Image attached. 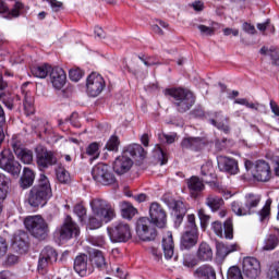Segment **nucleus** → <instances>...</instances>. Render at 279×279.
<instances>
[{
	"instance_id": "1",
	"label": "nucleus",
	"mask_w": 279,
	"mask_h": 279,
	"mask_svg": "<svg viewBox=\"0 0 279 279\" xmlns=\"http://www.w3.org/2000/svg\"><path fill=\"white\" fill-rule=\"evenodd\" d=\"M90 208L93 216H89L87 227L89 230H99L104 223H110L117 217L114 205L101 198L92 199Z\"/></svg>"
},
{
	"instance_id": "2",
	"label": "nucleus",
	"mask_w": 279,
	"mask_h": 279,
	"mask_svg": "<svg viewBox=\"0 0 279 279\" xmlns=\"http://www.w3.org/2000/svg\"><path fill=\"white\" fill-rule=\"evenodd\" d=\"M53 193L51 192V183L45 174H40L39 182L33 186L28 194V204L33 208L43 207L51 199Z\"/></svg>"
},
{
	"instance_id": "3",
	"label": "nucleus",
	"mask_w": 279,
	"mask_h": 279,
	"mask_svg": "<svg viewBox=\"0 0 279 279\" xmlns=\"http://www.w3.org/2000/svg\"><path fill=\"white\" fill-rule=\"evenodd\" d=\"M166 97H172L178 112H189L190 108L195 105V95L191 90L181 87L165 89Z\"/></svg>"
},
{
	"instance_id": "4",
	"label": "nucleus",
	"mask_w": 279,
	"mask_h": 279,
	"mask_svg": "<svg viewBox=\"0 0 279 279\" xmlns=\"http://www.w3.org/2000/svg\"><path fill=\"white\" fill-rule=\"evenodd\" d=\"M260 204V195L258 194H246L243 202L234 201L231 204L232 211L238 217H245L247 215H254L256 208Z\"/></svg>"
},
{
	"instance_id": "5",
	"label": "nucleus",
	"mask_w": 279,
	"mask_h": 279,
	"mask_svg": "<svg viewBox=\"0 0 279 279\" xmlns=\"http://www.w3.org/2000/svg\"><path fill=\"white\" fill-rule=\"evenodd\" d=\"M245 170L257 182H269L271 180V166L265 160H257L255 163L245 159Z\"/></svg>"
},
{
	"instance_id": "6",
	"label": "nucleus",
	"mask_w": 279,
	"mask_h": 279,
	"mask_svg": "<svg viewBox=\"0 0 279 279\" xmlns=\"http://www.w3.org/2000/svg\"><path fill=\"white\" fill-rule=\"evenodd\" d=\"M93 180L101 186H112L117 184V177L112 171V168L106 163H98L92 169Z\"/></svg>"
},
{
	"instance_id": "7",
	"label": "nucleus",
	"mask_w": 279,
	"mask_h": 279,
	"mask_svg": "<svg viewBox=\"0 0 279 279\" xmlns=\"http://www.w3.org/2000/svg\"><path fill=\"white\" fill-rule=\"evenodd\" d=\"M26 229L35 236V239H47L49 233V225L40 216H31L24 220Z\"/></svg>"
},
{
	"instance_id": "8",
	"label": "nucleus",
	"mask_w": 279,
	"mask_h": 279,
	"mask_svg": "<svg viewBox=\"0 0 279 279\" xmlns=\"http://www.w3.org/2000/svg\"><path fill=\"white\" fill-rule=\"evenodd\" d=\"M0 169L7 171L13 177L19 178L21 175V163L14 158V155L10 149H1L0 150Z\"/></svg>"
},
{
	"instance_id": "9",
	"label": "nucleus",
	"mask_w": 279,
	"mask_h": 279,
	"mask_svg": "<svg viewBox=\"0 0 279 279\" xmlns=\"http://www.w3.org/2000/svg\"><path fill=\"white\" fill-rule=\"evenodd\" d=\"M107 230L112 243H128L132 239V228L128 222H114Z\"/></svg>"
},
{
	"instance_id": "10",
	"label": "nucleus",
	"mask_w": 279,
	"mask_h": 279,
	"mask_svg": "<svg viewBox=\"0 0 279 279\" xmlns=\"http://www.w3.org/2000/svg\"><path fill=\"white\" fill-rule=\"evenodd\" d=\"M156 225L147 217L140 218L136 222V234L141 241H154L158 233Z\"/></svg>"
},
{
	"instance_id": "11",
	"label": "nucleus",
	"mask_w": 279,
	"mask_h": 279,
	"mask_svg": "<svg viewBox=\"0 0 279 279\" xmlns=\"http://www.w3.org/2000/svg\"><path fill=\"white\" fill-rule=\"evenodd\" d=\"M54 235L58 236L60 241H69L73 236H80V227L73 221L71 216H66L63 225L58 228L54 232Z\"/></svg>"
},
{
	"instance_id": "12",
	"label": "nucleus",
	"mask_w": 279,
	"mask_h": 279,
	"mask_svg": "<svg viewBox=\"0 0 279 279\" xmlns=\"http://www.w3.org/2000/svg\"><path fill=\"white\" fill-rule=\"evenodd\" d=\"M106 88V81L101 74L93 72L87 76L86 81V90L89 97H99Z\"/></svg>"
},
{
	"instance_id": "13",
	"label": "nucleus",
	"mask_w": 279,
	"mask_h": 279,
	"mask_svg": "<svg viewBox=\"0 0 279 279\" xmlns=\"http://www.w3.org/2000/svg\"><path fill=\"white\" fill-rule=\"evenodd\" d=\"M35 151L39 169H49V167L58 165V157H56L54 151H51L44 146H37Z\"/></svg>"
},
{
	"instance_id": "14",
	"label": "nucleus",
	"mask_w": 279,
	"mask_h": 279,
	"mask_svg": "<svg viewBox=\"0 0 279 279\" xmlns=\"http://www.w3.org/2000/svg\"><path fill=\"white\" fill-rule=\"evenodd\" d=\"M149 217L151 223H154L157 228H166L167 227V211L160 206L158 203L150 204L149 207Z\"/></svg>"
},
{
	"instance_id": "15",
	"label": "nucleus",
	"mask_w": 279,
	"mask_h": 279,
	"mask_svg": "<svg viewBox=\"0 0 279 279\" xmlns=\"http://www.w3.org/2000/svg\"><path fill=\"white\" fill-rule=\"evenodd\" d=\"M243 272L246 278H258L260 276V262L256 257H245L243 259Z\"/></svg>"
},
{
	"instance_id": "16",
	"label": "nucleus",
	"mask_w": 279,
	"mask_h": 279,
	"mask_svg": "<svg viewBox=\"0 0 279 279\" xmlns=\"http://www.w3.org/2000/svg\"><path fill=\"white\" fill-rule=\"evenodd\" d=\"M133 166L134 161L132 160V157H129L125 153H122L113 162V171H116L118 175H123L124 173H128Z\"/></svg>"
},
{
	"instance_id": "17",
	"label": "nucleus",
	"mask_w": 279,
	"mask_h": 279,
	"mask_svg": "<svg viewBox=\"0 0 279 279\" xmlns=\"http://www.w3.org/2000/svg\"><path fill=\"white\" fill-rule=\"evenodd\" d=\"M211 228L220 239H233L234 236V228L232 226V219H228L225 225H221L219 221H215L211 225Z\"/></svg>"
},
{
	"instance_id": "18",
	"label": "nucleus",
	"mask_w": 279,
	"mask_h": 279,
	"mask_svg": "<svg viewBox=\"0 0 279 279\" xmlns=\"http://www.w3.org/2000/svg\"><path fill=\"white\" fill-rule=\"evenodd\" d=\"M58 260V252L51 246H46L39 255L38 269H47L49 265H53Z\"/></svg>"
},
{
	"instance_id": "19",
	"label": "nucleus",
	"mask_w": 279,
	"mask_h": 279,
	"mask_svg": "<svg viewBox=\"0 0 279 279\" xmlns=\"http://www.w3.org/2000/svg\"><path fill=\"white\" fill-rule=\"evenodd\" d=\"M49 78L53 88L61 90V88H64V84H66V72H64V70L59 66L51 68L49 72Z\"/></svg>"
},
{
	"instance_id": "20",
	"label": "nucleus",
	"mask_w": 279,
	"mask_h": 279,
	"mask_svg": "<svg viewBox=\"0 0 279 279\" xmlns=\"http://www.w3.org/2000/svg\"><path fill=\"white\" fill-rule=\"evenodd\" d=\"M175 244L173 243V234L168 231L162 239V251H163V256L166 260H178V255H175Z\"/></svg>"
},
{
	"instance_id": "21",
	"label": "nucleus",
	"mask_w": 279,
	"mask_h": 279,
	"mask_svg": "<svg viewBox=\"0 0 279 279\" xmlns=\"http://www.w3.org/2000/svg\"><path fill=\"white\" fill-rule=\"evenodd\" d=\"M205 145H208L206 137H185L181 142L183 149H192L193 151H199L204 149Z\"/></svg>"
},
{
	"instance_id": "22",
	"label": "nucleus",
	"mask_w": 279,
	"mask_h": 279,
	"mask_svg": "<svg viewBox=\"0 0 279 279\" xmlns=\"http://www.w3.org/2000/svg\"><path fill=\"white\" fill-rule=\"evenodd\" d=\"M217 160L220 171H226V173H230L231 175L239 173V163L234 159L219 156Z\"/></svg>"
},
{
	"instance_id": "23",
	"label": "nucleus",
	"mask_w": 279,
	"mask_h": 279,
	"mask_svg": "<svg viewBox=\"0 0 279 279\" xmlns=\"http://www.w3.org/2000/svg\"><path fill=\"white\" fill-rule=\"evenodd\" d=\"M12 247L19 254H25L27 252V248H28L27 233H25V232L16 233L13 238Z\"/></svg>"
},
{
	"instance_id": "24",
	"label": "nucleus",
	"mask_w": 279,
	"mask_h": 279,
	"mask_svg": "<svg viewBox=\"0 0 279 279\" xmlns=\"http://www.w3.org/2000/svg\"><path fill=\"white\" fill-rule=\"evenodd\" d=\"M89 256L92 265H95L97 269H100V271H105V269H108V262H106V256H104V253L101 251L93 248L92 251H89Z\"/></svg>"
},
{
	"instance_id": "25",
	"label": "nucleus",
	"mask_w": 279,
	"mask_h": 279,
	"mask_svg": "<svg viewBox=\"0 0 279 279\" xmlns=\"http://www.w3.org/2000/svg\"><path fill=\"white\" fill-rule=\"evenodd\" d=\"M197 241H199V233L185 231L181 235V250H191L192 247H195Z\"/></svg>"
},
{
	"instance_id": "26",
	"label": "nucleus",
	"mask_w": 279,
	"mask_h": 279,
	"mask_svg": "<svg viewBox=\"0 0 279 279\" xmlns=\"http://www.w3.org/2000/svg\"><path fill=\"white\" fill-rule=\"evenodd\" d=\"M194 277L198 279H217V271L210 265H202L195 269Z\"/></svg>"
},
{
	"instance_id": "27",
	"label": "nucleus",
	"mask_w": 279,
	"mask_h": 279,
	"mask_svg": "<svg viewBox=\"0 0 279 279\" xmlns=\"http://www.w3.org/2000/svg\"><path fill=\"white\" fill-rule=\"evenodd\" d=\"M74 271L78 274V276H86L88 271V255L81 254L77 255L74 259Z\"/></svg>"
},
{
	"instance_id": "28",
	"label": "nucleus",
	"mask_w": 279,
	"mask_h": 279,
	"mask_svg": "<svg viewBox=\"0 0 279 279\" xmlns=\"http://www.w3.org/2000/svg\"><path fill=\"white\" fill-rule=\"evenodd\" d=\"M210 123L225 134H230V118H225L221 112L216 113V120L211 119Z\"/></svg>"
},
{
	"instance_id": "29",
	"label": "nucleus",
	"mask_w": 279,
	"mask_h": 279,
	"mask_svg": "<svg viewBox=\"0 0 279 279\" xmlns=\"http://www.w3.org/2000/svg\"><path fill=\"white\" fill-rule=\"evenodd\" d=\"M196 257L197 260H201L202 263H205L206 260H213V247H210V244L202 242L198 245Z\"/></svg>"
},
{
	"instance_id": "30",
	"label": "nucleus",
	"mask_w": 279,
	"mask_h": 279,
	"mask_svg": "<svg viewBox=\"0 0 279 279\" xmlns=\"http://www.w3.org/2000/svg\"><path fill=\"white\" fill-rule=\"evenodd\" d=\"M34 180H36V174L34 173V170L25 167L23 169V174L20 179L21 189H29V186L34 185Z\"/></svg>"
},
{
	"instance_id": "31",
	"label": "nucleus",
	"mask_w": 279,
	"mask_h": 279,
	"mask_svg": "<svg viewBox=\"0 0 279 279\" xmlns=\"http://www.w3.org/2000/svg\"><path fill=\"white\" fill-rule=\"evenodd\" d=\"M205 204L206 206H208V208H210V210H213V213H217V210H221L223 208V205L226 204V202L220 196H217L215 194H209L206 197Z\"/></svg>"
},
{
	"instance_id": "32",
	"label": "nucleus",
	"mask_w": 279,
	"mask_h": 279,
	"mask_svg": "<svg viewBox=\"0 0 279 279\" xmlns=\"http://www.w3.org/2000/svg\"><path fill=\"white\" fill-rule=\"evenodd\" d=\"M217 256L219 258H226L232 252H236L239 250V245L236 244H223L222 242H218L216 245Z\"/></svg>"
},
{
	"instance_id": "33",
	"label": "nucleus",
	"mask_w": 279,
	"mask_h": 279,
	"mask_svg": "<svg viewBox=\"0 0 279 279\" xmlns=\"http://www.w3.org/2000/svg\"><path fill=\"white\" fill-rule=\"evenodd\" d=\"M22 10H23V3H21L20 1L15 2L13 9L10 11L5 2H3V0H0V14H9L10 16L16 17V16H21Z\"/></svg>"
},
{
	"instance_id": "34",
	"label": "nucleus",
	"mask_w": 279,
	"mask_h": 279,
	"mask_svg": "<svg viewBox=\"0 0 279 279\" xmlns=\"http://www.w3.org/2000/svg\"><path fill=\"white\" fill-rule=\"evenodd\" d=\"M187 187L192 195H197V193H202L206 186L204 185V181L198 177H192L187 180Z\"/></svg>"
},
{
	"instance_id": "35",
	"label": "nucleus",
	"mask_w": 279,
	"mask_h": 279,
	"mask_svg": "<svg viewBox=\"0 0 279 279\" xmlns=\"http://www.w3.org/2000/svg\"><path fill=\"white\" fill-rule=\"evenodd\" d=\"M129 158H145V148L141 146V144H132L126 147V149L123 150Z\"/></svg>"
},
{
	"instance_id": "36",
	"label": "nucleus",
	"mask_w": 279,
	"mask_h": 279,
	"mask_svg": "<svg viewBox=\"0 0 279 279\" xmlns=\"http://www.w3.org/2000/svg\"><path fill=\"white\" fill-rule=\"evenodd\" d=\"M201 173L204 178H210L209 180H205L207 184L213 182V180H215V167L213 166V161H206L201 167Z\"/></svg>"
},
{
	"instance_id": "37",
	"label": "nucleus",
	"mask_w": 279,
	"mask_h": 279,
	"mask_svg": "<svg viewBox=\"0 0 279 279\" xmlns=\"http://www.w3.org/2000/svg\"><path fill=\"white\" fill-rule=\"evenodd\" d=\"M50 71L51 66L49 64L36 65L31 69L32 75H34V77H39L40 80H45Z\"/></svg>"
},
{
	"instance_id": "38",
	"label": "nucleus",
	"mask_w": 279,
	"mask_h": 279,
	"mask_svg": "<svg viewBox=\"0 0 279 279\" xmlns=\"http://www.w3.org/2000/svg\"><path fill=\"white\" fill-rule=\"evenodd\" d=\"M172 208L177 221H182V219H184V215H186V207L184 206V202L173 201Z\"/></svg>"
},
{
	"instance_id": "39",
	"label": "nucleus",
	"mask_w": 279,
	"mask_h": 279,
	"mask_svg": "<svg viewBox=\"0 0 279 279\" xmlns=\"http://www.w3.org/2000/svg\"><path fill=\"white\" fill-rule=\"evenodd\" d=\"M56 175L58 182H60L61 184H69V182H71V173H69L66 168L62 165H59L56 168Z\"/></svg>"
},
{
	"instance_id": "40",
	"label": "nucleus",
	"mask_w": 279,
	"mask_h": 279,
	"mask_svg": "<svg viewBox=\"0 0 279 279\" xmlns=\"http://www.w3.org/2000/svg\"><path fill=\"white\" fill-rule=\"evenodd\" d=\"M8 191H10V178L0 173V199L8 197Z\"/></svg>"
},
{
	"instance_id": "41",
	"label": "nucleus",
	"mask_w": 279,
	"mask_h": 279,
	"mask_svg": "<svg viewBox=\"0 0 279 279\" xmlns=\"http://www.w3.org/2000/svg\"><path fill=\"white\" fill-rule=\"evenodd\" d=\"M16 157L24 165H32L34 162V153L27 148H24L22 150H17Z\"/></svg>"
},
{
	"instance_id": "42",
	"label": "nucleus",
	"mask_w": 279,
	"mask_h": 279,
	"mask_svg": "<svg viewBox=\"0 0 279 279\" xmlns=\"http://www.w3.org/2000/svg\"><path fill=\"white\" fill-rule=\"evenodd\" d=\"M278 243H279V229H277L276 233L270 234L268 236L263 248L266 251L276 250V247H278Z\"/></svg>"
},
{
	"instance_id": "43",
	"label": "nucleus",
	"mask_w": 279,
	"mask_h": 279,
	"mask_svg": "<svg viewBox=\"0 0 279 279\" xmlns=\"http://www.w3.org/2000/svg\"><path fill=\"white\" fill-rule=\"evenodd\" d=\"M121 210H122V217L124 219H132V217L136 215V208H134V206H132V204L128 202L122 203Z\"/></svg>"
},
{
	"instance_id": "44",
	"label": "nucleus",
	"mask_w": 279,
	"mask_h": 279,
	"mask_svg": "<svg viewBox=\"0 0 279 279\" xmlns=\"http://www.w3.org/2000/svg\"><path fill=\"white\" fill-rule=\"evenodd\" d=\"M154 158H156L158 162H160V165H167V154L165 153L162 147H160V145L155 146Z\"/></svg>"
},
{
	"instance_id": "45",
	"label": "nucleus",
	"mask_w": 279,
	"mask_h": 279,
	"mask_svg": "<svg viewBox=\"0 0 279 279\" xmlns=\"http://www.w3.org/2000/svg\"><path fill=\"white\" fill-rule=\"evenodd\" d=\"M119 145H121V142L119 141V137L117 135H112L108 140L105 148H107L108 151H119Z\"/></svg>"
},
{
	"instance_id": "46",
	"label": "nucleus",
	"mask_w": 279,
	"mask_h": 279,
	"mask_svg": "<svg viewBox=\"0 0 279 279\" xmlns=\"http://www.w3.org/2000/svg\"><path fill=\"white\" fill-rule=\"evenodd\" d=\"M185 232L199 233V231H197V225L195 223V215H193V214L187 215V222H186V226H185Z\"/></svg>"
},
{
	"instance_id": "47",
	"label": "nucleus",
	"mask_w": 279,
	"mask_h": 279,
	"mask_svg": "<svg viewBox=\"0 0 279 279\" xmlns=\"http://www.w3.org/2000/svg\"><path fill=\"white\" fill-rule=\"evenodd\" d=\"M227 279H243L241 268H239L238 266L230 267L227 272Z\"/></svg>"
},
{
	"instance_id": "48",
	"label": "nucleus",
	"mask_w": 279,
	"mask_h": 279,
	"mask_svg": "<svg viewBox=\"0 0 279 279\" xmlns=\"http://www.w3.org/2000/svg\"><path fill=\"white\" fill-rule=\"evenodd\" d=\"M267 279H279V262L269 266Z\"/></svg>"
},
{
	"instance_id": "49",
	"label": "nucleus",
	"mask_w": 279,
	"mask_h": 279,
	"mask_svg": "<svg viewBox=\"0 0 279 279\" xmlns=\"http://www.w3.org/2000/svg\"><path fill=\"white\" fill-rule=\"evenodd\" d=\"M260 221H264L269 215H271V201H267L265 206L258 213Z\"/></svg>"
},
{
	"instance_id": "50",
	"label": "nucleus",
	"mask_w": 279,
	"mask_h": 279,
	"mask_svg": "<svg viewBox=\"0 0 279 279\" xmlns=\"http://www.w3.org/2000/svg\"><path fill=\"white\" fill-rule=\"evenodd\" d=\"M86 153L88 156H92L95 159L99 158V144L97 143H92L87 149Z\"/></svg>"
},
{
	"instance_id": "51",
	"label": "nucleus",
	"mask_w": 279,
	"mask_h": 279,
	"mask_svg": "<svg viewBox=\"0 0 279 279\" xmlns=\"http://www.w3.org/2000/svg\"><path fill=\"white\" fill-rule=\"evenodd\" d=\"M69 75L72 82H80L84 76V72L81 69H72L70 70Z\"/></svg>"
},
{
	"instance_id": "52",
	"label": "nucleus",
	"mask_w": 279,
	"mask_h": 279,
	"mask_svg": "<svg viewBox=\"0 0 279 279\" xmlns=\"http://www.w3.org/2000/svg\"><path fill=\"white\" fill-rule=\"evenodd\" d=\"M198 218L201 219V227L203 228V230H206L208 221H210V216L206 215V211L204 209H199Z\"/></svg>"
},
{
	"instance_id": "53",
	"label": "nucleus",
	"mask_w": 279,
	"mask_h": 279,
	"mask_svg": "<svg viewBox=\"0 0 279 279\" xmlns=\"http://www.w3.org/2000/svg\"><path fill=\"white\" fill-rule=\"evenodd\" d=\"M24 109L28 114L34 113V99L31 96L25 95L24 97Z\"/></svg>"
},
{
	"instance_id": "54",
	"label": "nucleus",
	"mask_w": 279,
	"mask_h": 279,
	"mask_svg": "<svg viewBox=\"0 0 279 279\" xmlns=\"http://www.w3.org/2000/svg\"><path fill=\"white\" fill-rule=\"evenodd\" d=\"M11 147L15 156H17V151H23V149H25L23 148V143L21 142V140H19V137L16 136L11 140Z\"/></svg>"
},
{
	"instance_id": "55",
	"label": "nucleus",
	"mask_w": 279,
	"mask_h": 279,
	"mask_svg": "<svg viewBox=\"0 0 279 279\" xmlns=\"http://www.w3.org/2000/svg\"><path fill=\"white\" fill-rule=\"evenodd\" d=\"M74 214L78 217L80 221H84V216L86 215V207L82 204H76L74 206Z\"/></svg>"
},
{
	"instance_id": "56",
	"label": "nucleus",
	"mask_w": 279,
	"mask_h": 279,
	"mask_svg": "<svg viewBox=\"0 0 279 279\" xmlns=\"http://www.w3.org/2000/svg\"><path fill=\"white\" fill-rule=\"evenodd\" d=\"M197 28L199 29L202 36H215V27L201 24L197 26Z\"/></svg>"
},
{
	"instance_id": "57",
	"label": "nucleus",
	"mask_w": 279,
	"mask_h": 279,
	"mask_svg": "<svg viewBox=\"0 0 279 279\" xmlns=\"http://www.w3.org/2000/svg\"><path fill=\"white\" fill-rule=\"evenodd\" d=\"M78 114L77 112H73L70 118H66L64 120V123H71V125H73L74 128H80V120L78 119Z\"/></svg>"
},
{
	"instance_id": "58",
	"label": "nucleus",
	"mask_w": 279,
	"mask_h": 279,
	"mask_svg": "<svg viewBox=\"0 0 279 279\" xmlns=\"http://www.w3.org/2000/svg\"><path fill=\"white\" fill-rule=\"evenodd\" d=\"M197 258L195 257H185L183 259L184 267H189L190 269H193V267H197Z\"/></svg>"
},
{
	"instance_id": "59",
	"label": "nucleus",
	"mask_w": 279,
	"mask_h": 279,
	"mask_svg": "<svg viewBox=\"0 0 279 279\" xmlns=\"http://www.w3.org/2000/svg\"><path fill=\"white\" fill-rule=\"evenodd\" d=\"M8 254V241L5 239L0 238V258H3Z\"/></svg>"
},
{
	"instance_id": "60",
	"label": "nucleus",
	"mask_w": 279,
	"mask_h": 279,
	"mask_svg": "<svg viewBox=\"0 0 279 279\" xmlns=\"http://www.w3.org/2000/svg\"><path fill=\"white\" fill-rule=\"evenodd\" d=\"M230 141H228L227 138H223L222 141L217 140L215 143V147L217 149V151H223V149H226V147H228V143Z\"/></svg>"
},
{
	"instance_id": "61",
	"label": "nucleus",
	"mask_w": 279,
	"mask_h": 279,
	"mask_svg": "<svg viewBox=\"0 0 279 279\" xmlns=\"http://www.w3.org/2000/svg\"><path fill=\"white\" fill-rule=\"evenodd\" d=\"M48 3L50 4V8L53 12H58L59 10H62V7L64 5L61 1L58 0H48Z\"/></svg>"
},
{
	"instance_id": "62",
	"label": "nucleus",
	"mask_w": 279,
	"mask_h": 279,
	"mask_svg": "<svg viewBox=\"0 0 279 279\" xmlns=\"http://www.w3.org/2000/svg\"><path fill=\"white\" fill-rule=\"evenodd\" d=\"M242 29L244 32H246V34H256V27H254V25L245 22L243 25H242Z\"/></svg>"
},
{
	"instance_id": "63",
	"label": "nucleus",
	"mask_w": 279,
	"mask_h": 279,
	"mask_svg": "<svg viewBox=\"0 0 279 279\" xmlns=\"http://www.w3.org/2000/svg\"><path fill=\"white\" fill-rule=\"evenodd\" d=\"M150 254L154 256L155 260H162V253L156 247H150Z\"/></svg>"
},
{
	"instance_id": "64",
	"label": "nucleus",
	"mask_w": 279,
	"mask_h": 279,
	"mask_svg": "<svg viewBox=\"0 0 279 279\" xmlns=\"http://www.w3.org/2000/svg\"><path fill=\"white\" fill-rule=\"evenodd\" d=\"M222 33L225 36H239V28H223Z\"/></svg>"
}]
</instances>
